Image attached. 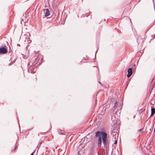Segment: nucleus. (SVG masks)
Masks as SVG:
<instances>
[{"mask_svg": "<svg viewBox=\"0 0 155 155\" xmlns=\"http://www.w3.org/2000/svg\"><path fill=\"white\" fill-rule=\"evenodd\" d=\"M34 153V152L32 153L30 155H33Z\"/></svg>", "mask_w": 155, "mask_h": 155, "instance_id": "nucleus-13", "label": "nucleus"}, {"mask_svg": "<svg viewBox=\"0 0 155 155\" xmlns=\"http://www.w3.org/2000/svg\"><path fill=\"white\" fill-rule=\"evenodd\" d=\"M127 72L128 74H127V77L129 78L132 74L133 72L132 68H129L127 71Z\"/></svg>", "mask_w": 155, "mask_h": 155, "instance_id": "nucleus-5", "label": "nucleus"}, {"mask_svg": "<svg viewBox=\"0 0 155 155\" xmlns=\"http://www.w3.org/2000/svg\"><path fill=\"white\" fill-rule=\"evenodd\" d=\"M102 143V141H98V146L99 147H101V146Z\"/></svg>", "mask_w": 155, "mask_h": 155, "instance_id": "nucleus-10", "label": "nucleus"}, {"mask_svg": "<svg viewBox=\"0 0 155 155\" xmlns=\"http://www.w3.org/2000/svg\"><path fill=\"white\" fill-rule=\"evenodd\" d=\"M102 139H106L107 138V134L104 132H101Z\"/></svg>", "mask_w": 155, "mask_h": 155, "instance_id": "nucleus-6", "label": "nucleus"}, {"mask_svg": "<svg viewBox=\"0 0 155 155\" xmlns=\"http://www.w3.org/2000/svg\"><path fill=\"white\" fill-rule=\"evenodd\" d=\"M117 143V140H116L115 141H114V144H116Z\"/></svg>", "mask_w": 155, "mask_h": 155, "instance_id": "nucleus-12", "label": "nucleus"}, {"mask_svg": "<svg viewBox=\"0 0 155 155\" xmlns=\"http://www.w3.org/2000/svg\"><path fill=\"white\" fill-rule=\"evenodd\" d=\"M101 132L99 131H97L95 134V135L96 137H98V141H102L101 137L100 135Z\"/></svg>", "mask_w": 155, "mask_h": 155, "instance_id": "nucleus-4", "label": "nucleus"}, {"mask_svg": "<svg viewBox=\"0 0 155 155\" xmlns=\"http://www.w3.org/2000/svg\"><path fill=\"white\" fill-rule=\"evenodd\" d=\"M99 82V83L100 84H101V83L100 82Z\"/></svg>", "mask_w": 155, "mask_h": 155, "instance_id": "nucleus-15", "label": "nucleus"}, {"mask_svg": "<svg viewBox=\"0 0 155 155\" xmlns=\"http://www.w3.org/2000/svg\"><path fill=\"white\" fill-rule=\"evenodd\" d=\"M154 37L155 38V36H154Z\"/></svg>", "mask_w": 155, "mask_h": 155, "instance_id": "nucleus-16", "label": "nucleus"}, {"mask_svg": "<svg viewBox=\"0 0 155 155\" xmlns=\"http://www.w3.org/2000/svg\"><path fill=\"white\" fill-rule=\"evenodd\" d=\"M102 140H103V143L104 145V146H107V139H102Z\"/></svg>", "mask_w": 155, "mask_h": 155, "instance_id": "nucleus-9", "label": "nucleus"}, {"mask_svg": "<svg viewBox=\"0 0 155 155\" xmlns=\"http://www.w3.org/2000/svg\"><path fill=\"white\" fill-rule=\"evenodd\" d=\"M117 134H115V137L117 136Z\"/></svg>", "mask_w": 155, "mask_h": 155, "instance_id": "nucleus-14", "label": "nucleus"}, {"mask_svg": "<svg viewBox=\"0 0 155 155\" xmlns=\"http://www.w3.org/2000/svg\"><path fill=\"white\" fill-rule=\"evenodd\" d=\"M155 113V108L153 107H151V116L153 115Z\"/></svg>", "mask_w": 155, "mask_h": 155, "instance_id": "nucleus-8", "label": "nucleus"}, {"mask_svg": "<svg viewBox=\"0 0 155 155\" xmlns=\"http://www.w3.org/2000/svg\"><path fill=\"white\" fill-rule=\"evenodd\" d=\"M45 10H46V12L45 13V16L46 17H47L50 15V12L48 9H46Z\"/></svg>", "mask_w": 155, "mask_h": 155, "instance_id": "nucleus-7", "label": "nucleus"}, {"mask_svg": "<svg viewBox=\"0 0 155 155\" xmlns=\"http://www.w3.org/2000/svg\"><path fill=\"white\" fill-rule=\"evenodd\" d=\"M63 131L61 130H58V133H59V134H63Z\"/></svg>", "mask_w": 155, "mask_h": 155, "instance_id": "nucleus-11", "label": "nucleus"}, {"mask_svg": "<svg viewBox=\"0 0 155 155\" xmlns=\"http://www.w3.org/2000/svg\"><path fill=\"white\" fill-rule=\"evenodd\" d=\"M118 104L117 102H116L114 104V106L113 107L112 109L113 114H116L117 113V108Z\"/></svg>", "mask_w": 155, "mask_h": 155, "instance_id": "nucleus-1", "label": "nucleus"}, {"mask_svg": "<svg viewBox=\"0 0 155 155\" xmlns=\"http://www.w3.org/2000/svg\"><path fill=\"white\" fill-rule=\"evenodd\" d=\"M7 52V49L4 47H0V54H5Z\"/></svg>", "mask_w": 155, "mask_h": 155, "instance_id": "nucleus-2", "label": "nucleus"}, {"mask_svg": "<svg viewBox=\"0 0 155 155\" xmlns=\"http://www.w3.org/2000/svg\"><path fill=\"white\" fill-rule=\"evenodd\" d=\"M36 70V68L34 67L31 66L28 70V71L29 72H31V73H34L35 72Z\"/></svg>", "mask_w": 155, "mask_h": 155, "instance_id": "nucleus-3", "label": "nucleus"}]
</instances>
